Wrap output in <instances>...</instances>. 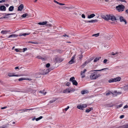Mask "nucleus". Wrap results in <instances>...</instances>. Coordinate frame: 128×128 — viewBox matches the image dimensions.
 Here are the masks:
<instances>
[{
    "instance_id": "obj_1",
    "label": "nucleus",
    "mask_w": 128,
    "mask_h": 128,
    "mask_svg": "<svg viewBox=\"0 0 128 128\" xmlns=\"http://www.w3.org/2000/svg\"><path fill=\"white\" fill-rule=\"evenodd\" d=\"M100 74H97L96 72H93L90 76V78L92 80H95L100 76Z\"/></svg>"
},
{
    "instance_id": "obj_2",
    "label": "nucleus",
    "mask_w": 128,
    "mask_h": 128,
    "mask_svg": "<svg viewBox=\"0 0 128 128\" xmlns=\"http://www.w3.org/2000/svg\"><path fill=\"white\" fill-rule=\"evenodd\" d=\"M121 78L120 77H118L114 78H112L108 80V82L109 83L115 82H118L120 81Z\"/></svg>"
},
{
    "instance_id": "obj_3",
    "label": "nucleus",
    "mask_w": 128,
    "mask_h": 128,
    "mask_svg": "<svg viewBox=\"0 0 128 128\" xmlns=\"http://www.w3.org/2000/svg\"><path fill=\"white\" fill-rule=\"evenodd\" d=\"M124 8V6L122 5H119L116 7V8L119 12L123 11Z\"/></svg>"
},
{
    "instance_id": "obj_4",
    "label": "nucleus",
    "mask_w": 128,
    "mask_h": 128,
    "mask_svg": "<svg viewBox=\"0 0 128 128\" xmlns=\"http://www.w3.org/2000/svg\"><path fill=\"white\" fill-rule=\"evenodd\" d=\"M121 52H112L111 53L112 55L114 56V57H116L118 56H121Z\"/></svg>"
},
{
    "instance_id": "obj_5",
    "label": "nucleus",
    "mask_w": 128,
    "mask_h": 128,
    "mask_svg": "<svg viewBox=\"0 0 128 128\" xmlns=\"http://www.w3.org/2000/svg\"><path fill=\"white\" fill-rule=\"evenodd\" d=\"M110 15H103L102 18L106 20H108L110 19Z\"/></svg>"
},
{
    "instance_id": "obj_6",
    "label": "nucleus",
    "mask_w": 128,
    "mask_h": 128,
    "mask_svg": "<svg viewBox=\"0 0 128 128\" xmlns=\"http://www.w3.org/2000/svg\"><path fill=\"white\" fill-rule=\"evenodd\" d=\"M76 56V54H75L72 58L71 60L68 62V64H72L74 63L75 62V61H74V60Z\"/></svg>"
},
{
    "instance_id": "obj_7",
    "label": "nucleus",
    "mask_w": 128,
    "mask_h": 128,
    "mask_svg": "<svg viewBox=\"0 0 128 128\" xmlns=\"http://www.w3.org/2000/svg\"><path fill=\"white\" fill-rule=\"evenodd\" d=\"M50 70V69H48L46 70H43L41 72V74H42L44 75L48 73L50 70Z\"/></svg>"
},
{
    "instance_id": "obj_8",
    "label": "nucleus",
    "mask_w": 128,
    "mask_h": 128,
    "mask_svg": "<svg viewBox=\"0 0 128 128\" xmlns=\"http://www.w3.org/2000/svg\"><path fill=\"white\" fill-rule=\"evenodd\" d=\"M86 69H84L83 71H81L80 72V75L82 78H84L85 76V73L86 71Z\"/></svg>"
},
{
    "instance_id": "obj_9",
    "label": "nucleus",
    "mask_w": 128,
    "mask_h": 128,
    "mask_svg": "<svg viewBox=\"0 0 128 128\" xmlns=\"http://www.w3.org/2000/svg\"><path fill=\"white\" fill-rule=\"evenodd\" d=\"M119 18L121 22H125V24H126V20L122 16H120Z\"/></svg>"
},
{
    "instance_id": "obj_10",
    "label": "nucleus",
    "mask_w": 128,
    "mask_h": 128,
    "mask_svg": "<svg viewBox=\"0 0 128 128\" xmlns=\"http://www.w3.org/2000/svg\"><path fill=\"white\" fill-rule=\"evenodd\" d=\"M8 76L10 77L12 76H20L18 75H15L14 73H9L8 74Z\"/></svg>"
},
{
    "instance_id": "obj_11",
    "label": "nucleus",
    "mask_w": 128,
    "mask_h": 128,
    "mask_svg": "<svg viewBox=\"0 0 128 128\" xmlns=\"http://www.w3.org/2000/svg\"><path fill=\"white\" fill-rule=\"evenodd\" d=\"M110 20L114 21L116 20V17L113 15H110Z\"/></svg>"
},
{
    "instance_id": "obj_12",
    "label": "nucleus",
    "mask_w": 128,
    "mask_h": 128,
    "mask_svg": "<svg viewBox=\"0 0 128 128\" xmlns=\"http://www.w3.org/2000/svg\"><path fill=\"white\" fill-rule=\"evenodd\" d=\"M24 8V5L22 4H20L18 7V10L21 11Z\"/></svg>"
},
{
    "instance_id": "obj_13",
    "label": "nucleus",
    "mask_w": 128,
    "mask_h": 128,
    "mask_svg": "<svg viewBox=\"0 0 128 128\" xmlns=\"http://www.w3.org/2000/svg\"><path fill=\"white\" fill-rule=\"evenodd\" d=\"M6 8L4 6H0V10L1 11H5L6 10Z\"/></svg>"
},
{
    "instance_id": "obj_14",
    "label": "nucleus",
    "mask_w": 128,
    "mask_h": 128,
    "mask_svg": "<svg viewBox=\"0 0 128 128\" xmlns=\"http://www.w3.org/2000/svg\"><path fill=\"white\" fill-rule=\"evenodd\" d=\"M18 35L16 34H13L9 36L8 37V38H15L17 37Z\"/></svg>"
},
{
    "instance_id": "obj_15",
    "label": "nucleus",
    "mask_w": 128,
    "mask_h": 128,
    "mask_svg": "<svg viewBox=\"0 0 128 128\" xmlns=\"http://www.w3.org/2000/svg\"><path fill=\"white\" fill-rule=\"evenodd\" d=\"M31 80L32 79H30L28 78H21L18 79V81H21L24 80Z\"/></svg>"
},
{
    "instance_id": "obj_16",
    "label": "nucleus",
    "mask_w": 128,
    "mask_h": 128,
    "mask_svg": "<svg viewBox=\"0 0 128 128\" xmlns=\"http://www.w3.org/2000/svg\"><path fill=\"white\" fill-rule=\"evenodd\" d=\"M116 128H128V124L122 126H119Z\"/></svg>"
},
{
    "instance_id": "obj_17",
    "label": "nucleus",
    "mask_w": 128,
    "mask_h": 128,
    "mask_svg": "<svg viewBox=\"0 0 128 128\" xmlns=\"http://www.w3.org/2000/svg\"><path fill=\"white\" fill-rule=\"evenodd\" d=\"M63 92L65 93H69L70 92V88H67L63 91Z\"/></svg>"
},
{
    "instance_id": "obj_18",
    "label": "nucleus",
    "mask_w": 128,
    "mask_h": 128,
    "mask_svg": "<svg viewBox=\"0 0 128 128\" xmlns=\"http://www.w3.org/2000/svg\"><path fill=\"white\" fill-rule=\"evenodd\" d=\"M10 32V30H3L1 31V33L3 34H7L8 32Z\"/></svg>"
},
{
    "instance_id": "obj_19",
    "label": "nucleus",
    "mask_w": 128,
    "mask_h": 128,
    "mask_svg": "<svg viewBox=\"0 0 128 128\" xmlns=\"http://www.w3.org/2000/svg\"><path fill=\"white\" fill-rule=\"evenodd\" d=\"M95 16V14H90V15H88V18H91L94 17Z\"/></svg>"
},
{
    "instance_id": "obj_20",
    "label": "nucleus",
    "mask_w": 128,
    "mask_h": 128,
    "mask_svg": "<svg viewBox=\"0 0 128 128\" xmlns=\"http://www.w3.org/2000/svg\"><path fill=\"white\" fill-rule=\"evenodd\" d=\"M124 90L125 91L128 90V84L125 85L123 88Z\"/></svg>"
},
{
    "instance_id": "obj_21",
    "label": "nucleus",
    "mask_w": 128,
    "mask_h": 128,
    "mask_svg": "<svg viewBox=\"0 0 128 128\" xmlns=\"http://www.w3.org/2000/svg\"><path fill=\"white\" fill-rule=\"evenodd\" d=\"M30 34V33H24L23 34H20L19 35V36H26V35H28L29 34Z\"/></svg>"
},
{
    "instance_id": "obj_22",
    "label": "nucleus",
    "mask_w": 128,
    "mask_h": 128,
    "mask_svg": "<svg viewBox=\"0 0 128 128\" xmlns=\"http://www.w3.org/2000/svg\"><path fill=\"white\" fill-rule=\"evenodd\" d=\"M47 22L46 21L45 22H39L38 24L40 25H44L46 24H47Z\"/></svg>"
},
{
    "instance_id": "obj_23",
    "label": "nucleus",
    "mask_w": 128,
    "mask_h": 128,
    "mask_svg": "<svg viewBox=\"0 0 128 128\" xmlns=\"http://www.w3.org/2000/svg\"><path fill=\"white\" fill-rule=\"evenodd\" d=\"M88 90H86L82 91L81 92V94H84L88 93Z\"/></svg>"
},
{
    "instance_id": "obj_24",
    "label": "nucleus",
    "mask_w": 128,
    "mask_h": 128,
    "mask_svg": "<svg viewBox=\"0 0 128 128\" xmlns=\"http://www.w3.org/2000/svg\"><path fill=\"white\" fill-rule=\"evenodd\" d=\"M39 92L44 95H45L46 93V92H44V90L40 91Z\"/></svg>"
},
{
    "instance_id": "obj_25",
    "label": "nucleus",
    "mask_w": 128,
    "mask_h": 128,
    "mask_svg": "<svg viewBox=\"0 0 128 128\" xmlns=\"http://www.w3.org/2000/svg\"><path fill=\"white\" fill-rule=\"evenodd\" d=\"M14 8L13 6H11L9 8L8 10L10 11H12L13 10Z\"/></svg>"
},
{
    "instance_id": "obj_26",
    "label": "nucleus",
    "mask_w": 128,
    "mask_h": 128,
    "mask_svg": "<svg viewBox=\"0 0 128 128\" xmlns=\"http://www.w3.org/2000/svg\"><path fill=\"white\" fill-rule=\"evenodd\" d=\"M72 84L73 85H75V86H77L78 85V83L76 81V80H74L72 82Z\"/></svg>"
},
{
    "instance_id": "obj_27",
    "label": "nucleus",
    "mask_w": 128,
    "mask_h": 128,
    "mask_svg": "<svg viewBox=\"0 0 128 128\" xmlns=\"http://www.w3.org/2000/svg\"><path fill=\"white\" fill-rule=\"evenodd\" d=\"M77 108L80 110H83V108L82 107V105H78L77 107Z\"/></svg>"
},
{
    "instance_id": "obj_28",
    "label": "nucleus",
    "mask_w": 128,
    "mask_h": 128,
    "mask_svg": "<svg viewBox=\"0 0 128 128\" xmlns=\"http://www.w3.org/2000/svg\"><path fill=\"white\" fill-rule=\"evenodd\" d=\"M64 59L62 58H59L57 60V62H62Z\"/></svg>"
},
{
    "instance_id": "obj_29",
    "label": "nucleus",
    "mask_w": 128,
    "mask_h": 128,
    "mask_svg": "<svg viewBox=\"0 0 128 128\" xmlns=\"http://www.w3.org/2000/svg\"><path fill=\"white\" fill-rule=\"evenodd\" d=\"M100 57L99 58H96L94 60V62H97L98 61L100 58Z\"/></svg>"
},
{
    "instance_id": "obj_30",
    "label": "nucleus",
    "mask_w": 128,
    "mask_h": 128,
    "mask_svg": "<svg viewBox=\"0 0 128 128\" xmlns=\"http://www.w3.org/2000/svg\"><path fill=\"white\" fill-rule=\"evenodd\" d=\"M74 77H72L70 78V80L72 82L74 80Z\"/></svg>"
},
{
    "instance_id": "obj_31",
    "label": "nucleus",
    "mask_w": 128,
    "mask_h": 128,
    "mask_svg": "<svg viewBox=\"0 0 128 128\" xmlns=\"http://www.w3.org/2000/svg\"><path fill=\"white\" fill-rule=\"evenodd\" d=\"M28 16V14H24L21 17L22 18H24L26 17V16Z\"/></svg>"
},
{
    "instance_id": "obj_32",
    "label": "nucleus",
    "mask_w": 128,
    "mask_h": 128,
    "mask_svg": "<svg viewBox=\"0 0 128 128\" xmlns=\"http://www.w3.org/2000/svg\"><path fill=\"white\" fill-rule=\"evenodd\" d=\"M36 57L38 58L39 59H41L43 60H44V58L40 56H37Z\"/></svg>"
},
{
    "instance_id": "obj_33",
    "label": "nucleus",
    "mask_w": 128,
    "mask_h": 128,
    "mask_svg": "<svg viewBox=\"0 0 128 128\" xmlns=\"http://www.w3.org/2000/svg\"><path fill=\"white\" fill-rule=\"evenodd\" d=\"M108 69V68H102V69H101V70H94L93 71H101V70H106L107 69Z\"/></svg>"
},
{
    "instance_id": "obj_34",
    "label": "nucleus",
    "mask_w": 128,
    "mask_h": 128,
    "mask_svg": "<svg viewBox=\"0 0 128 128\" xmlns=\"http://www.w3.org/2000/svg\"><path fill=\"white\" fill-rule=\"evenodd\" d=\"M122 106V104H121L117 106H116V107L117 108L121 107Z\"/></svg>"
},
{
    "instance_id": "obj_35",
    "label": "nucleus",
    "mask_w": 128,
    "mask_h": 128,
    "mask_svg": "<svg viewBox=\"0 0 128 128\" xmlns=\"http://www.w3.org/2000/svg\"><path fill=\"white\" fill-rule=\"evenodd\" d=\"M42 118V116H40L39 117L37 118L36 119V121H38L39 120L41 119Z\"/></svg>"
},
{
    "instance_id": "obj_36",
    "label": "nucleus",
    "mask_w": 128,
    "mask_h": 128,
    "mask_svg": "<svg viewBox=\"0 0 128 128\" xmlns=\"http://www.w3.org/2000/svg\"><path fill=\"white\" fill-rule=\"evenodd\" d=\"M82 105L83 109L84 108L86 107L87 106L86 104H82Z\"/></svg>"
},
{
    "instance_id": "obj_37",
    "label": "nucleus",
    "mask_w": 128,
    "mask_h": 128,
    "mask_svg": "<svg viewBox=\"0 0 128 128\" xmlns=\"http://www.w3.org/2000/svg\"><path fill=\"white\" fill-rule=\"evenodd\" d=\"M28 43H31L33 44H38V43L36 42H28Z\"/></svg>"
},
{
    "instance_id": "obj_38",
    "label": "nucleus",
    "mask_w": 128,
    "mask_h": 128,
    "mask_svg": "<svg viewBox=\"0 0 128 128\" xmlns=\"http://www.w3.org/2000/svg\"><path fill=\"white\" fill-rule=\"evenodd\" d=\"M99 34L97 33L96 34H94L92 35L93 36H95L96 37H97L99 36Z\"/></svg>"
},
{
    "instance_id": "obj_39",
    "label": "nucleus",
    "mask_w": 128,
    "mask_h": 128,
    "mask_svg": "<svg viewBox=\"0 0 128 128\" xmlns=\"http://www.w3.org/2000/svg\"><path fill=\"white\" fill-rule=\"evenodd\" d=\"M34 110V108H30V109H25V110H24V112H25V111L27 110Z\"/></svg>"
},
{
    "instance_id": "obj_40",
    "label": "nucleus",
    "mask_w": 128,
    "mask_h": 128,
    "mask_svg": "<svg viewBox=\"0 0 128 128\" xmlns=\"http://www.w3.org/2000/svg\"><path fill=\"white\" fill-rule=\"evenodd\" d=\"M70 92H74V89L73 88H70Z\"/></svg>"
},
{
    "instance_id": "obj_41",
    "label": "nucleus",
    "mask_w": 128,
    "mask_h": 128,
    "mask_svg": "<svg viewBox=\"0 0 128 128\" xmlns=\"http://www.w3.org/2000/svg\"><path fill=\"white\" fill-rule=\"evenodd\" d=\"M112 94L111 92H108L106 94V95L107 96H108Z\"/></svg>"
},
{
    "instance_id": "obj_42",
    "label": "nucleus",
    "mask_w": 128,
    "mask_h": 128,
    "mask_svg": "<svg viewBox=\"0 0 128 128\" xmlns=\"http://www.w3.org/2000/svg\"><path fill=\"white\" fill-rule=\"evenodd\" d=\"M50 66V64L49 63H48L46 64V66L47 68H48Z\"/></svg>"
},
{
    "instance_id": "obj_43",
    "label": "nucleus",
    "mask_w": 128,
    "mask_h": 128,
    "mask_svg": "<svg viewBox=\"0 0 128 128\" xmlns=\"http://www.w3.org/2000/svg\"><path fill=\"white\" fill-rule=\"evenodd\" d=\"M56 100H51L50 101V103H52L54 102Z\"/></svg>"
},
{
    "instance_id": "obj_44",
    "label": "nucleus",
    "mask_w": 128,
    "mask_h": 128,
    "mask_svg": "<svg viewBox=\"0 0 128 128\" xmlns=\"http://www.w3.org/2000/svg\"><path fill=\"white\" fill-rule=\"evenodd\" d=\"M82 17L83 18H86V16L84 14H82Z\"/></svg>"
},
{
    "instance_id": "obj_45",
    "label": "nucleus",
    "mask_w": 128,
    "mask_h": 128,
    "mask_svg": "<svg viewBox=\"0 0 128 128\" xmlns=\"http://www.w3.org/2000/svg\"><path fill=\"white\" fill-rule=\"evenodd\" d=\"M92 23L95 22H98V20H92Z\"/></svg>"
},
{
    "instance_id": "obj_46",
    "label": "nucleus",
    "mask_w": 128,
    "mask_h": 128,
    "mask_svg": "<svg viewBox=\"0 0 128 128\" xmlns=\"http://www.w3.org/2000/svg\"><path fill=\"white\" fill-rule=\"evenodd\" d=\"M32 89L30 88H28V91L29 92H32Z\"/></svg>"
},
{
    "instance_id": "obj_47",
    "label": "nucleus",
    "mask_w": 128,
    "mask_h": 128,
    "mask_svg": "<svg viewBox=\"0 0 128 128\" xmlns=\"http://www.w3.org/2000/svg\"><path fill=\"white\" fill-rule=\"evenodd\" d=\"M85 22H91L92 23V20L90 21L86 20L85 21Z\"/></svg>"
},
{
    "instance_id": "obj_48",
    "label": "nucleus",
    "mask_w": 128,
    "mask_h": 128,
    "mask_svg": "<svg viewBox=\"0 0 128 128\" xmlns=\"http://www.w3.org/2000/svg\"><path fill=\"white\" fill-rule=\"evenodd\" d=\"M69 108V106H68L67 108H65L64 110L66 111Z\"/></svg>"
},
{
    "instance_id": "obj_49",
    "label": "nucleus",
    "mask_w": 128,
    "mask_h": 128,
    "mask_svg": "<svg viewBox=\"0 0 128 128\" xmlns=\"http://www.w3.org/2000/svg\"><path fill=\"white\" fill-rule=\"evenodd\" d=\"M70 84V83L69 82H67L66 84V85L68 86H69Z\"/></svg>"
},
{
    "instance_id": "obj_50",
    "label": "nucleus",
    "mask_w": 128,
    "mask_h": 128,
    "mask_svg": "<svg viewBox=\"0 0 128 128\" xmlns=\"http://www.w3.org/2000/svg\"><path fill=\"white\" fill-rule=\"evenodd\" d=\"M36 91V90H32V93H35Z\"/></svg>"
},
{
    "instance_id": "obj_51",
    "label": "nucleus",
    "mask_w": 128,
    "mask_h": 128,
    "mask_svg": "<svg viewBox=\"0 0 128 128\" xmlns=\"http://www.w3.org/2000/svg\"><path fill=\"white\" fill-rule=\"evenodd\" d=\"M107 60L106 59H105L104 60V63H106L107 62Z\"/></svg>"
},
{
    "instance_id": "obj_52",
    "label": "nucleus",
    "mask_w": 128,
    "mask_h": 128,
    "mask_svg": "<svg viewBox=\"0 0 128 128\" xmlns=\"http://www.w3.org/2000/svg\"><path fill=\"white\" fill-rule=\"evenodd\" d=\"M90 111V110L89 109H87L86 110V112H89Z\"/></svg>"
},
{
    "instance_id": "obj_53",
    "label": "nucleus",
    "mask_w": 128,
    "mask_h": 128,
    "mask_svg": "<svg viewBox=\"0 0 128 128\" xmlns=\"http://www.w3.org/2000/svg\"><path fill=\"white\" fill-rule=\"evenodd\" d=\"M6 0H2L1 1H0V3L4 2H5Z\"/></svg>"
},
{
    "instance_id": "obj_54",
    "label": "nucleus",
    "mask_w": 128,
    "mask_h": 128,
    "mask_svg": "<svg viewBox=\"0 0 128 128\" xmlns=\"http://www.w3.org/2000/svg\"><path fill=\"white\" fill-rule=\"evenodd\" d=\"M128 108V106L127 105H126L124 106L123 108Z\"/></svg>"
},
{
    "instance_id": "obj_55",
    "label": "nucleus",
    "mask_w": 128,
    "mask_h": 128,
    "mask_svg": "<svg viewBox=\"0 0 128 128\" xmlns=\"http://www.w3.org/2000/svg\"><path fill=\"white\" fill-rule=\"evenodd\" d=\"M124 117V116L123 115H121V116H120V118H123Z\"/></svg>"
},
{
    "instance_id": "obj_56",
    "label": "nucleus",
    "mask_w": 128,
    "mask_h": 128,
    "mask_svg": "<svg viewBox=\"0 0 128 128\" xmlns=\"http://www.w3.org/2000/svg\"><path fill=\"white\" fill-rule=\"evenodd\" d=\"M58 4H58L59 5H61V6L64 5L65 4H64L61 3H60V2H59V3H58Z\"/></svg>"
},
{
    "instance_id": "obj_57",
    "label": "nucleus",
    "mask_w": 128,
    "mask_h": 128,
    "mask_svg": "<svg viewBox=\"0 0 128 128\" xmlns=\"http://www.w3.org/2000/svg\"><path fill=\"white\" fill-rule=\"evenodd\" d=\"M27 50V48H23V52H24Z\"/></svg>"
},
{
    "instance_id": "obj_58",
    "label": "nucleus",
    "mask_w": 128,
    "mask_h": 128,
    "mask_svg": "<svg viewBox=\"0 0 128 128\" xmlns=\"http://www.w3.org/2000/svg\"><path fill=\"white\" fill-rule=\"evenodd\" d=\"M15 50L16 51V52H19V50L18 49V48L16 49H15Z\"/></svg>"
},
{
    "instance_id": "obj_59",
    "label": "nucleus",
    "mask_w": 128,
    "mask_h": 128,
    "mask_svg": "<svg viewBox=\"0 0 128 128\" xmlns=\"http://www.w3.org/2000/svg\"><path fill=\"white\" fill-rule=\"evenodd\" d=\"M64 36V37H68L69 36L68 35H67L66 34H65L64 36Z\"/></svg>"
},
{
    "instance_id": "obj_60",
    "label": "nucleus",
    "mask_w": 128,
    "mask_h": 128,
    "mask_svg": "<svg viewBox=\"0 0 128 128\" xmlns=\"http://www.w3.org/2000/svg\"><path fill=\"white\" fill-rule=\"evenodd\" d=\"M54 2L56 3L57 4H58L59 3V2L57 1H56V0H54Z\"/></svg>"
},
{
    "instance_id": "obj_61",
    "label": "nucleus",
    "mask_w": 128,
    "mask_h": 128,
    "mask_svg": "<svg viewBox=\"0 0 128 128\" xmlns=\"http://www.w3.org/2000/svg\"><path fill=\"white\" fill-rule=\"evenodd\" d=\"M46 25L47 26H51V24H47Z\"/></svg>"
},
{
    "instance_id": "obj_62",
    "label": "nucleus",
    "mask_w": 128,
    "mask_h": 128,
    "mask_svg": "<svg viewBox=\"0 0 128 128\" xmlns=\"http://www.w3.org/2000/svg\"><path fill=\"white\" fill-rule=\"evenodd\" d=\"M119 0L122 2H125L126 3V1L124 0Z\"/></svg>"
},
{
    "instance_id": "obj_63",
    "label": "nucleus",
    "mask_w": 128,
    "mask_h": 128,
    "mask_svg": "<svg viewBox=\"0 0 128 128\" xmlns=\"http://www.w3.org/2000/svg\"><path fill=\"white\" fill-rule=\"evenodd\" d=\"M83 57L81 55L79 57L80 59H81Z\"/></svg>"
},
{
    "instance_id": "obj_64",
    "label": "nucleus",
    "mask_w": 128,
    "mask_h": 128,
    "mask_svg": "<svg viewBox=\"0 0 128 128\" xmlns=\"http://www.w3.org/2000/svg\"><path fill=\"white\" fill-rule=\"evenodd\" d=\"M6 18V16H4V17H2L1 18H0V19H2L3 18Z\"/></svg>"
}]
</instances>
